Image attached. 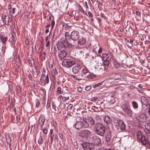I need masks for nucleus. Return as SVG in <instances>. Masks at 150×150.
Segmentation results:
<instances>
[{"mask_svg": "<svg viewBox=\"0 0 150 150\" xmlns=\"http://www.w3.org/2000/svg\"><path fill=\"white\" fill-rule=\"evenodd\" d=\"M95 128L96 133L101 136L104 135L105 133V128L104 125L100 123H96L95 125Z\"/></svg>", "mask_w": 150, "mask_h": 150, "instance_id": "1", "label": "nucleus"}, {"mask_svg": "<svg viewBox=\"0 0 150 150\" xmlns=\"http://www.w3.org/2000/svg\"><path fill=\"white\" fill-rule=\"evenodd\" d=\"M64 40L62 39L61 40H60L57 44V48L59 51H67V47L72 46L64 42Z\"/></svg>", "mask_w": 150, "mask_h": 150, "instance_id": "2", "label": "nucleus"}, {"mask_svg": "<svg viewBox=\"0 0 150 150\" xmlns=\"http://www.w3.org/2000/svg\"><path fill=\"white\" fill-rule=\"evenodd\" d=\"M40 81L42 83L45 85L48 84L49 82V78L48 75V71L44 70L42 72L41 76L40 79Z\"/></svg>", "mask_w": 150, "mask_h": 150, "instance_id": "3", "label": "nucleus"}, {"mask_svg": "<svg viewBox=\"0 0 150 150\" xmlns=\"http://www.w3.org/2000/svg\"><path fill=\"white\" fill-rule=\"evenodd\" d=\"M136 135L137 139L141 142L144 145H145L148 143L147 139H146L144 135L140 131H138L136 132Z\"/></svg>", "mask_w": 150, "mask_h": 150, "instance_id": "4", "label": "nucleus"}, {"mask_svg": "<svg viewBox=\"0 0 150 150\" xmlns=\"http://www.w3.org/2000/svg\"><path fill=\"white\" fill-rule=\"evenodd\" d=\"M75 64V62L74 60L69 59H65L62 62V66L67 68L72 66Z\"/></svg>", "mask_w": 150, "mask_h": 150, "instance_id": "5", "label": "nucleus"}, {"mask_svg": "<svg viewBox=\"0 0 150 150\" xmlns=\"http://www.w3.org/2000/svg\"><path fill=\"white\" fill-rule=\"evenodd\" d=\"M121 107L123 111L128 116L130 117L132 116L133 112L130 109L129 106L127 104H124L121 106Z\"/></svg>", "mask_w": 150, "mask_h": 150, "instance_id": "6", "label": "nucleus"}, {"mask_svg": "<svg viewBox=\"0 0 150 150\" xmlns=\"http://www.w3.org/2000/svg\"><path fill=\"white\" fill-rule=\"evenodd\" d=\"M115 126L117 129H120L122 130H124L126 128V125L123 121L121 120H117L114 122Z\"/></svg>", "mask_w": 150, "mask_h": 150, "instance_id": "7", "label": "nucleus"}, {"mask_svg": "<svg viewBox=\"0 0 150 150\" xmlns=\"http://www.w3.org/2000/svg\"><path fill=\"white\" fill-rule=\"evenodd\" d=\"M82 146L84 150H93L94 145L92 143L86 142L83 143Z\"/></svg>", "mask_w": 150, "mask_h": 150, "instance_id": "8", "label": "nucleus"}, {"mask_svg": "<svg viewBox=\"0 0 150 150\" xmlns=\"http://www.w3.org/2000/svg\"><path fill=\"white\" fill-rule=\"evenodd\" d=\"M65 37H62L60 39V40H61L62 39L63 40L64 39V42L66 43L69 44V45H71V46H74L75 44V42H73V43H71L70 42V41H71V40L69 39V38L70 36L69 33L67 32H66L64 35Z\"/></svg>", "mask_w": 150, "mask_h": 150, "instance_id": "9", "label": "nucleus"}, {"mask_svg": "<svg viewBox=\"0 0 150 150\" xmlns=\"http://www.w3.org/2000/svg\"><path fill=\"white\" fill-rule=\"evenodd\" d=\"M91 134V132L88 129H85L81 131L79 133V136L83 139H86Z\"/></svg>", "mask_w": 150, "mask_h": 150, "instance_id": "10", "label": "nucleus"}, {"mask_svg": "<svg viewBox=\"0 0 150 150\" xmlns=\"http://www.w3.org/2000/svg\"><path fill=\"white\" fill-rule=\"evenodd\" d=\"M80 35L79 32L76 30H74L71 32L70 35L71 39L73 41H76L79 39Z\"/></svg>", "mask_w": 150, "mask_h": 150, "instance_id": "11", "label": "nucleus"}, {"mask_svg": "<svg viewBox=\"0 0 150 150\" xmlns=\"http://www.w3.org/2000/svg\"><path fill=\"white\" fill-rule=\"evenodd\" d=\"M136 119L139 122H144L146 120V117L144 114H141L136 117Z\"/></svg>", "mask_w": 150, "mask_h": 150, "instance_id": "12", "label": "nucleus"}, {"mask_svg": "<svg viewBox=\"0 0 150 150\" xmlns=\"http://www.w3.org/2000/svg\"><path fill=\"white\" fill-rule=\"evenodd\" d=\"M92 142L93 145L98 146L101 144V140L100 138L97 136H94L92 137Z\"/></svg>", "mask_w": 150, "mask_h": 150, "instance_id": "13", "label": "nucleus"}, {"mask_svg": "<svg viewBox=\"0 0 150 150\" xmlns=\"http://www.w3.org/2000/svg\"><path fill=\"white\" fill-rule=\"evenodd\" d=\"M113 65L115 68L119 69L121 70H124L125 69L122 64H119L115 60L113 62Z\"/></svg>", "mask_w": 150, "mask_h": 150, "instance_id": "14", "label": "nucleus"}, {"mask_svg": "<svg viewBox=\"0 0 150 150\" xmlns=\"http://www.w3.org/2000/svg\"><path fill=\"white\" fill-rule=\"evenodd\" d=\"M67 54V51H60L58 54L59 60H62L63 59L66 57Z\"/></svg>", "mask_w": 150, "mask_h": 150, "instance_id": "15", "label": "nucleus"}, {"mask_svg": "<svg viewBox=\"0 0 150 150\" xmlns=\"http://www.w3.org/2000/svg\"><path fill=\"white\" fill-rule=\"evenodd\" d=\"M81 67L78 65L74 66L72 69V71L74 74H76L81 69Z\"/></svg>", "mask_w": 150, "mask_h": 150, "instance_id": "16", "label": "nucleus"}, {"mask_svg": "<svg viewBox=\"0 0 150 150\" xmlns=\"http://www.w3.org/2000/svg\"><path fill=\"white\" fill-rule=\"evenodd\" d=\"M74 126L76 129H79L83 127V122L80 121H78L75 124H74Z\"/></svg>", "mask_w": 150, "mask_h": 150, "instance_id": "17", "label": "nucleus"}, {"mask_svg": "<svg viewBox=\"0 0 150 150\" xmlns=\"http://www.w3.org/2000/svg\"><path fill=\"white\" fill-rule=\"evenodd\" d=\"M86 40L85 38L81 37L80 38L78 41V45H83L86 42Z\"/></svg>", "mask_w": 150, "mask_h": 150, "instance_id": "18", "label": "nucleus"}, {"mask_svg": "<svg viewBox=\"0 0 150 150\" xmlns=\"http://www.w3.org/2000/svg\"><path fill=\"white\" fill-rule=\"evenodd\" d=\"M33 71V75L34 78L36 77L38 75V69L35 66L33 67L32 69Z\"/></svg>", "mask_w": 150, "mask_h": 150, "instance_id": "19", "label": "nucleus"}, {"mask_svg": "<svg viewBox=\"0 0 150 150\" xmlns=\"http://www.w3.org/2000/svg\"><path fill=\"white\" fill-rule=\"evenodd\" d=\"M103 120L107 124H110L112 123L111 119L108 116H106L104 117Z\"/></svg>", "mask_w": 150, "mask_h": 150, "instance_id": "20", "label": "nucleus"}, {"mask_svg": "<svg viewBox=\"0 0 150 150\" xmlns=\"http://www.w3.org/2000/svg\"><path fill=\"white\" fill-rule=\"evenodd\" d=\"M105 140L107 142H108L111 137V133L110 132H107L105 136Z\"/></svg>", "mask_w": 150, "mask_h": 150, "instance_id": "21", "label": "nucleus"}, {"mask_svg": "<svg viewBox=\"0 0 150 150\" xmlns=\"http://www.w3.org/2000/svg\"><path fill=\"white\" fill-rule=\"evenodd\" d=\"M141 101L143 105L147 106V104H149L148 100L144 96H142L141 97Z\"/></svg>", "mask_w": 150, "mask_h": 150, "instance_id": "22", "label": "nucleus"}, {"mask_svg": "<svg viewBox=\"0 0 150 150\" xmlns=\"http://www.w3.org/2000/svg\"><path fill=\"white\" fill-rule=\"evenodd\" d=\"M0 39L1 41L2 42L3 44V46H5L6 44V42L7 40V38L6 36H0Z\"/></svg>", "mask_w": 150, "mask_h": 150, "instance_id": "23", "label": "nucleus"}, {"mask_svg": "<svg viewBox=\"0 0 150 150\" xmlns=\"http://www.w3.org/2000/svg\"><path fill=\"white\" fill-rule=\"evenodd\" d=\"M83 120L84 122V123H83V127L85 128L88 127H89V125L88 123V122L87 116L86 117H83Z\"/></svg>", "mask_w": 150, "mask_h": 150, "instance_id": "24", "label": "nucleus"}, {"mask_svg": "<svg viewBox=\"0 0 150 150\" xmlns=\"http://www.w3.org/2000/svg\"><path fill=\"white\" fill-rule=\"evenodd\" d=\"M88 122L91 125H94L95 123V121L90 116H87Z\"/></svg>", "mask_w": 150, "mask_h": 150, "instance_id": "25", "label": "nucleus"}, {"mask_svg": "<svg viewBox=\"0 0 150 150\" xmlns=\"http://www.w3.org/2000/svg\"><path fill=\"white\" fill-rule=\"evenodd\" d=\"M16 40V35L15 34H12L11 37L9 40H11L10 42L13 44H14Z\"/></svg>", "mask_w": 150, "mask_h": 150, "instance_id": "26", "label": "nucleus"}, {"mask_svg": "<svg viewBox=\"0 0 150 150\" xmlns=\"http://www.w3.org/2000/svg\"><path fill=\"white\" fill-rule=\"evenodd\" d=\"M39 120L40 123V126L41 127H42L44 124L45 119L44 117L40 116Z\"/></svg>", "mask_w": 150, "mask_h": 150, "instance_id": "27", "label": "nucleus"}, {"mask_svg": "<svg viewBox=\"0 0 150 150\" xmlns=\"http://www.w3.org/2000/svg\"><path fill=\"white\" fill-rule=\"evenodd\" d=\"M104 65L103 67H104V70H105L107 69L106 67H108L109 64V62L108 60H105L104 62Z\"/></svg>", "mask_w": 150, "mask_h": 150, "instance_id": "28", "label": "nucleus"}, {"mask_svg": "<svg viewBox=\"0 0 150 150\" xmlns=\"http://www.w3.org/2000/svg\"><path fill=\"white\" fill-rule=\"evenodd\" d=\"M113 74L114 79L116 80L119 79L121 78L122 76L118 74L114 73Z\"/></svg>", "mask_w": 150, "mask_h": 150, "instance_id": "29", "label": "nucleus"}, {"mask_svg": "<svg viewBox=\"0 0 150 150\" xmlns=\"http://www.w3.org/2000/svg\"><path fill=\"white\" fill-rule=\"evenodd\" d=\"M132 104L134 109H136L138 108V105L137 102L135 101H132Z\"/></svg>", "mask_w": 150, "mask_h": 150, "instance_id": "30", "label": "nucleus"}, {"mask_svg": "<svg viewBox=\"0 0 150 150\" xmlns=\"http://www.w3.org/2000/svg\"><path fill=\"white\" fill-rule=\"evenodd\" d=\"M145 129L150 132V123H146L145 125Z\"/></svg>", "mask_w": 150, "mask_h": 150, "instance_id": "31", "label": "nucleus"}, {"mask_svg": "<svg viewBox=\"0 0 150 150\" xmlns=\"http://www.w3.org/2000/svg\"><path fill=\"white\" fill-rule=\"evenodd\" d=\"M35 102V103L36 107L38 108L39 106L40 103L39 100L38 99H36Z\"/></svg>", "mask_w": 150, "mask_h": 150, "instance_id": "32", "label": "nucleus"}, {"mask_svg": "<svg viewBox=\"0 0 150 150\" xmlns=\"http://www.w3.org/2000/svg\"><path fill=\"white\" fill-rule=\"evenodd\" d=\"M43 138L42 136H40L38 140V142L39 144L40 145L42 143Z\"/></svg>", "mask_w": 150, "mask_h": 150, "instance_id": "33", "label": "nucleus"}, {"mask_svg": "<svg viewBox=\"0 0 150 150\" xmlns=\"http://www.w3.org/2000/svg\"><path fill=\"white\" fill-rule=\"evenodd\" d=\"M69 96L66 95H64L62 97V99L63 100L65 101L69 99Z\"/></svg>", "mask_w": 150, "mask_h": 150, "instance_id": "34", "label": "nucleus"}, {"mask_svg": "<svg viewBox=\"0 0 150 150\" xmlns=\"http://www.w3.org/2000/svg\"><path fill=\"white\" fill-rule=\"evenodd\" d=\"M61 88L60 87H59L57 88V94L59 95L62 94L63 91H61Z\"/></svg>", "mask_w": 150, "mask_h": 150, "instance_id": "35", "label": "nucleus"}, {"mask_svg": "<svg viewBox=\"0 0 150 150\" xmlns=\"http://www.w3.org/2000/svg\"><path fill=\"white\" fill-rule=\"evenodd\" d=\"M126 45L129 48L133 46L132 43L129 42V41L126 42Z\"/></svg>", "mask_w": 150, "mask_h": 150, "instance_id": "36", "label": "nucleus"}, {"mask_svg": "<svg viewBox=\"0 0 150 150\" xmlns=\"http://www.w3.org/2000/svg\"><path fill=\"white\" fill-rule=\"evenodd\" d=\"M3 20H4L3 22H4V21L5 22H6L7 21L8 22L9 19V17L8 16H5L4 17V19H3Z\"/></svg>", "mask_w": 150, "mask_h": 150, "instance_id": "37", "label": "nucleus"}, {"mask_svg": "<svg viewBox=\"0 0 150 150\" xmlns=\"http://www.w3.org/2000/svg\"><path fill=\"white\" fill-rule=\"evenodd\" d=\"M79 11H80L83 13L85 15L87 14L84 11L81 7V8H79Z\"/></svg>", "mask_w": 150, "mask_h": 150, "instance_id": "38", "label": "nucleus"}, {"mask_svg": "<svg viewBox=\"0 0 150 150\" xmlns=\"http://www.w3.org/2000/svg\"><path fill=\"white\" fill-rule=\"evenodd\" d=\"M85 90L87 91H89L91 88V86H87L85 87Z\"/></svg>", "mask_w": 150, "mask_h": 150, "instance_id": "39", "label": "nucleus"}, {"mask_svg": "<svg viewBox=\"0 0 150 150\" xmlns=\"http://www.w3.org/2000/svg\"><path fill=\"white\" fill-rule=\"evenodd\" d=\"M82 73L83 74H85L87 73V70L86 69H82Z\"/></svg>", "mask_w": 150, "mask_h": 150, "instance_id": "40", "label": "nucleus"}, {"mask_svg": "<svg viewBox=\"0 0 150 150\" xmlns=\"http://www.w3.org/2000/svg\"><path fill=\"white\" fill-rule=\"evenodd\" d=\"M74 147L76 149H78V145L77 143L76 142H74Z\"/></svg>", "mask_w": 150, "mask_h": 150, "instance_id": "41", "label": "nucleus"}, {"mask_svg": "<svg viewBox=\"0 0 150 150\" xmlns=\"http://www.w3.org/2000/svg\"><path fill=\"white\" fill-rule=\"evenodd\" d=\"M51 24L52 28H53L55 25V21L54 20H52L51 21Z\"/></svg>", "mask_w": 150, "mask_h": 150, "instance_id": "42", "label": "nucleus"}, {"mask_svg": "<svg viewBox=\"0 0 150 150\" xmlns=\"http://www.w3.org/2000/svg\"><path fill=\"white\" fill-rule=\"evenodd\" d=\"M71 77H72L74 78L75 80H79V79H78V78L75 75H71Z\"/></svg>", "mask_w": 150, "mask_h": 150, "instance_id": "43", "label": "nucleus"}, {"mask_svg": "<svg viewBox=\"0 0 150 150\" xmlns=\"http://www.w3.org/2000/svg\"><path fill=\"white\" fill-rule=\"evenodd\" d=\"M102 57L103 58L105 57V58H106V59H107V58H108V54L107 53L104 54H103V55H102Z\"/></svg>", "mask_w": 150, "mask_h": 150, "instance_id": "44", "label": "nucleus"}, {"mask_svg": "<svg viewBox=\"0 0 150 150\" xmlns=\"http://www.w3.org/2000/svg\"><path fill=\"white\" fill-rule=\"evenodd\" d=\"M73 107V105L71 104H70L67 107V109H69Z\"/></svg>", "mask_w": 150, "mask_h": 150, "instance_id": "45", "label": "nucleus"}, {"mask_svg": "<svg viewBox=\"0 0 150 150\" xmlns=\"http://www.w3.org/2000/svg\"><path fill=\"white\" fill-rule=\"evenodd\" d=\"M136 13L137 16H140L141 14L139 11H136Z\"/></svg>", "mask_w": 150, "mask_h": 150, "instance_id": "46", "label": "nucleus"}, {"mask_svg": "<svg viewBox=\"0 0 150 150\" xmlns=\"http://www.w3.org/2000/svg\"><path fill=\"white\" fill-rule=\"evenodd\" d=\"M86 77L89 79H92L93 78V76L92 75L89 74L87 75Z\"/></svg>", "mask_w": 150, "mask_h": 150, "instance_id": "47", "label": "nucleus"}, {"mask_svg": "<svg viewBox=\"0 0 150 150\" xmlns=\"http://www.w3.org/2000/svg\"><path fill=\"white\" fill-rule=\"evenodd\" d=\"M148 113L149 116H150V104H148Z\"/></svg>", "mask_w": 150, "mask_h": 150, "instance_id": "48", "label": "nucleus"}, {"mask_svg": "<svg viewBox=\"0 0 150 150\" xmlns=\"http://www.w3.org/2000/svg\"><path fill=\"white\" fill-rule=\"evenodd\" d=\"M54 137V135L53 134L50 135V139L51 141V143H52L53 142Z\"/></svg>", "mask_w": 150, "mask_h": 150, "instance_id": "49", "label": "nucleus"}, {"mask_svg": "<svg viewBox=\"0 0 150 150\" xmlns=\"http://www.w3.org/2000/svg\"><path fill=\"white\" fill-rule=\"evenodd\" d=\"M88 14L90 17H93V15L92 13L89 11L88 12Z\"/></svg>", "mask_w": 150, "mask_h": 150, "instance_id": "50", "label": "nucleus"}, {"mask_svg": "<svg viewBox=\"0 0 150 150\" xmlns=\"http://www.w3.org/2000/svg\"><path fill=\"white\" fill-rule=\"evenodd\" d=\"M97 99V98L96 97H95L93 98L91 100V101L93 102H94Z\"/></svg>", "mask_w": 150, "mask_h": 150, "instance_id": "51", "label": "nucleus"}, {"mask_svg": "<svg viewBox=\"0 0 150 150\" xmlns=\"http://www.w3.org/2000/svg\"><path fill=\"white\" fill-rule=\"evenodd\" d=\"M52 106L54 110L55 111H56V106L53 103H52Z\"/></svg>", "mask_w": 150, "mask_h": 150, "instance_id": "52", "label": "nucleus"}, {"mask_svg": "<svg viewBox=\"0 0 150 150\" xmlns=\"http://www.w3.org/2000/svg\"><path fill=\"white\" fill-rule=\"evenodd\" d=\"M50 44V42L49 40L48 41L46 44V47H47L49 46Z\"/></svg>", "mask_w": 150, "mask_h": 150, "instance_id": "53", "label": "nucleus"}, {"mask_svg": "<svg viewBox=\"0 0 150 150\" xmlns=\"http://www.w3.org/2000/svg\"><path fill=\"white\" fill-rule=\"evenodd\" d=\"M43 132L45 134H47V130L46 129H44L43 130Z\"/></svg>", "mask_w": 150, "mask_h": 150, "instance_id": "54", "label": "nucleus"}, {"mask_svg": "<svg viewBox=\"0 0 150 150\" xmlns=\"http://www.w3.org/2000/svg\"><path fill=\"white\" fill-rule=\"evenodd\" d=\"M15 8H13V9H12V11L11 10V13L12 14V15H13V14H14L15 13Z\"/></svg>", "mask_w": 150, "mask_h": 150, "instance_id": "55", "label": "nucleus"}, {"mask_svg": "<svg viewBox=\"0 0 150 150\" xmlns=\"http://www.w3.org/2000/svg\"><path fill=\"white\" fill-rule=\"evenodd\" d=\"M59 137L61 139H63V134L62 133H59Z\"/></svg>", "mask_w": 150, "mask_h": 150, "instance_id": "56", "label": "nucleus"}, {"mask_svg": "<svg viewBox=\"0 0 150 150\" xmlns=\"http://www.w3.org/2000/svg\"><path fill=\"white\" fill-rule=\"evenodd\" d=\"M99 86L98 85V83H97V84H94L93 86V87L94 88H96L97 87H98Z\"/></svg>", "mask_w": 150, "mask_h": 150, "instance_id": "57", "label": "nucleus"}, {"mask_svg": "<svg viewBox=\"0 0 150 150\" xmlns=\"http://www.w3.org/2000/svg\"><path fill=\"white\" fill-rule=\"evenodd\" d=\"M77 90L78 91L80 92L82 91V89L81 87H78L77 88Z\"/></svg>", "mask_w": 150, "mask_h": 150, "instance_id": "58", "label": "nucleus"}, {"mask_svg": "<svg viewBox=\"0 0 150 150\" xmlns=\"http://www.w3.org/2000/svg\"><path fill=\"white\" fill-rule=\"evenodd\" d=\"M98 23H99V25L100 24V22L101 21V19L100 18H98Z\"/></svg>", "mask_w": 150, "mask_h": 150, "instance_id": "59", "label": "nucleus"}, {"mask_svg": "<svg viewBox=\"0 0 150 150\" xmlns=\"http://www.w3.org/2000/svg\"><path fill=\"white\" fill-rule=\"evenodd\" d=\"M102 51V49L101 48H100L99 50H98V52L99 54Z\"/></svg>", "mask_w": 150, "mask_h": 150, "instance_id": "60", "label": "nucleus"}, {"mask_svg": "<svg viewBox=\"0 0 150 150\" xmlns=\"http://www.w3.org/2000/svg\"><path fill=\"white\" fill-rule=\"evenodd\" d=\"M53 130L52 129H51L50 130V135L52 134L53 132Z\"/></svg>", "mask_w": 150, "mask_h": 150, "instance_id": "61", "label": "nucleus"}, {"mask_svg": "<svg viewBox=\"0 0 150 150\" xmlns=\"http://www.w3.org/2000/svg\"><path fill=\"white\" fill-rule=\"evenodd\" d=\"M28 77L30 78V80H32V76H31V74H29V75Z\"/></svg>", "mask_w": 150, "mask_h": 150, "instance_id": "62", "label": "nucleus"}, {"mask_svg": "<svg viewBox=\"0 0 150 150\" xmlns=\"http://www.w3.org/2000/svg\"><path fill=\"white\" fill-rule=\"evenodd\" d=\"M49 32V30L48 29H46V30L45 31V33L46 34L48 32Z\"/></svg>", "mask_w": 150, "mask_h": 150, "instance_id": "63", "label": "nucleus"}, {"mask_svg": "<svg viewBox=\"0 0 150 150\" xmlns=\"http://www.w3.org/2000/svg\"><path fill=\"white\" fill-rule=\"evenodd\" d=\"M103 150H112L111 149H104L103 148Z\"/></svg>", "mask_w": 150, "mask_h": 150, "instance_id": "64", "label": "nucleus"}]
</instances>
